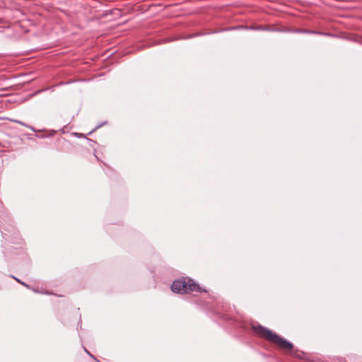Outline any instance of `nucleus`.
<instances>
[{"instance_id":"f257e3e1","label":"nucleus","mask_w":362,"mask_h":362,"mask_svg":"<svg viewBox=\"0 0 362 362\" xmlns=\"http://www.w3.org/2000/svg\"><path fill=\"white\" fill-rule=\"evenodd\" d=\"M253 329L257 336L276 344L280 349L289 351L293 348V346L291 342L277 335L276 333L265 327L257 325L256 327H253Z\"/></svg>"},{"instance_id":"f03ea898","label":"nucleus","mask_w":362,"mask_h":362,"mask_svg":"<svg viewBox=\"0 0 362 362\" xmlns=\"http://www.w3.org/2000/svg\"><path fill=\"white\" fill-rule=\"evenodd\" d=\"M171 289L175 293H187L191 291L206 292L199 284L190 279H181L173 282Z\"/></svg>"},{"instance_id":"7ed1b4c3","label":"nucleus","mask_w":362,"mask_h":362,"mask_svg":"<svg viewBox=\"0 0 362 362\" xmlns=\"http://www.w3.org/2000/svg\"><path fill=\"white\" fill-rule=\"evenodd\" d=\"M14 122H16V123H18V124H21V125H23V126H25V127H26L29 128L30 129H31L32 131L35 132V129H34V128H33V127H30V126H28V125L25 124L24 122H21V121H18V120H14Z\"/></svg>"},{"instance_id":"20e7f679","label":"nucleus","mask_w":362,"mask_h":362,"mask_svg":"<svg viewBox=\"0 0 362 362\" xmlns=\"http://www.w3.org/2000/svg\"><path fill=\"white\" fill-rule=\"evenodd\" d=\"M302 33H317V34L327 35L326 33H322L314 32V31H309V30H303Z\"/></svg>"},{"instance_id":"39448f33","label":"nucleus","mask_w":362,"mask_h":362,"mask_svg":"<svg viewBox=\"0 0 362 362\" xmlns=\"http://www.w3.org/2000/svg\"><path fill=\"white\" fill-rule=\"evenodd\" d=\"M15 279H16L18 282H20L21 284L24 285L25 286H28L25 283H23V282H22V281H19L18 279H16V278H15Z\"/></svg>"}]
</instances>
